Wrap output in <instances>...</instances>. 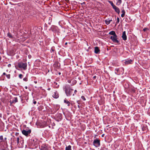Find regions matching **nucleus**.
Listing matches in <instances>:
<instances>
[{"label":"nucleus","instance_id":"2eb2a0df","mask_svg":"<svg viewBox=\"0 0 150 150\" xmlns=\"http://www.w3.org/2000/svg\"><path fill=\"white\" fill-rule=\"evenodd\" d=\"M65 150H71V146L70 145H69L66 147Z\"/></svg>","mask_w":150,"mask_h":150},{"label":"nucleus","instance_id":"ddd939ff","mask_svg":"<svg viewBox=\"0 0 150 150\" xmlns=\"http://www.w3.org/2000/svg\"><path fill=\"white\" fill-rule=\"evenodd\" d=\"M64 102L65 103H66V104H67V105L68 106H70V103L69 101L67 100L66 99H65L64 100Z\"/></svg>","mask_w":150,"mask_h":150},{"label":"nucleus","instance_id":"9d476101","mask_svg":"<svg viewBox=\"0 0 150 150\" xmlns=\"http://www.w3.org/2000/svg\"><path fill=\"white\" fill-rule=\"evenodd\" d=\"M112 19H110L109 18H108L105 21V23L107 25H108L110 23V22L112 21Z\"/></svg>","mask_w":150,"mask_h":150},{"label":"nucleus","instance_id":"a211bd4d","mask_svg":"<svg viewBox=\"0 0 150 150\" xmlns=\"http://www.w3.org/2000/svg\"><path fill=\"white\" fill-rule=\"evenodd\" d=\"M20 139H19V138L18 137H17V144L18 145H20Z\"/></svg>","mask_w":150,"mask_h":150},{"label":"nucleus","instance_id":"49530a36","mask_svg":"<svg viewBox=\"0 0 150 150\" xmlns=\"http://www.w3.org/2000/svg\"><path fill=\"white\" fill-rule=\"evenodd\" d=\"M103 136H104V134H103V135H102V137H103Z\"/></svg>","mask_w":150,"mask_h":150},{"label":"nucleus","instance_id":"c756f323","mask_svg":"<svg viewBox=\"0 0 150 150\" xmlns=\"http://www.w3.org/2000/svg\"><path fill=\"white\" fill-rule=\"evenodd\" d=\"M122 13H124V14L125 13V11L124 9H123L122 10Z\"/></svg>","mask_w":150,"mask_h":150},{"label":"nucleus","instance_id":"58836bf2","mask_svg":"<svg viewBox=\"0 0 150 150\" xmlns=\"http://www.w3.org/2000/svg\"><path fill=\"white\" fill-rule=\"evenodd\" d=\"M76 92H77V91L76 90H75L74 91V93L75 94Z\"/></svg>","mask_w":150,"mask_h":150},{"label":"nucleus","instance_id":"bb28decb","mask_svg":"<svg viewBox=\"0 0 150 150\" xmlns=\"http://www.w3.org/2000/svg\"><path fill=\"white\" fill-rule=\"evenodd\" d=\"M81 98L83 100H86V98H85V97L84 96H81Z\"/></svg>","mask_w":150,"mask_h":150},{"label":"nucleus","instance_id":"f03ea898","mask_svg":"<svg viewBox=\"0 0 150 150\" xmlns=\"http://www.w3.org/2000/svg\"><path fill=\"white\" fill-rule=\"evenodd\" d=\"M18 65L19 68L23 69L24 70H25L27 69V64L26 63L20 62L18 63Z\"/></svg>","mask_w":150,"mask_h":150},{"label":"nucleus","instance_id":"864d4df0","mask_svg":"<svg viewBox=\"0 0 150 150\" xmlns=\"http://www.w3.org/2000/svg\"><path fill=\"white\" fill-rule=\"evenodd\" d=\"M74 94H73V96H74Z\"/></svg>","mask_w":150,"mask_h":150},{"label":"nucleus","instance_id":"ea45409f","mask_svg":"<svg viewBox=\"0 0 150 150\" xmlns=\"http://www.w3.org/2000/svg\"><path fill=\"white\" fill-rule=\"evenodd\" d=\"M85 4V2H83L81 4Z\"/></svg>","mask_w":150,"mask_h":150},{"label":"nucleus","instance_id":"39448f33","mask_svg":"<svg viewBox=\"0 0 150 150\" xmlns=\"http://www.w3.org/2000/svg\"><path fill=\"white\" fill-rule=\"evenodd\" d=\"M31 130L30 129L28 130H23L22 131V134L26 136H28L31 133Z\"/></svg>","mask_w":150,"mask_h":150},{"label":"nucleus","instance_id":"7c9ffc66","mask_svg":"<svg viewBox=\"0 0 150 150\" xmlns=\"http://www.w3.org/2000/svg\"><path fill=\"white\" fill-rule=\"evenodd\" d=\"M125 14H124V13H122L121 15V16L122 17H123L124 16H125Z\"/></svg>","mask_w":150,"mask_h":150},{"label":"nucleus","instance_id":"0eeeda50","mask_svg":"<svg viewBox=\"0 0 150 150\" xmlns=\"http://www.w3.org/2000/svg\"><path fill=\"white\" fill-rule=\"evenodd\" d=\"M122 39L124 40H126L127 39V35L126 34V32L124 31L123 32L122 35Z\"/></svg>","mask_w":150,"mask_h":150},{"label":"nucleus","instance_id":"c85d7f7f","mask_svg":"<svg viewBox=\"0 0 150 150\" xmlns=\"http://www.w3.org/2000/svg\"><path fill=\"white\" fill-rule=\"evenodd\" d=\"M112 7L114 9H115V8H116L117 7L114 5L113 6H112Z\"/></svg>","mask_w":150,"mask_h":150},{"label":"nucleus","instance_id":"c03bdc74","mask_svg":"<svg viewBox=\"0 0 150 150\" xmlns=\"http://www.w3.org/2000/svg\"><path fill=\"white\" fill-rule=\"evenodd\" d=\"M18 134V133H16V135H17V134Z\"/></svg>","mask_w":150,"mask_h":150},{"label":"nucleus","instance_id":"2f4dec72","mask_svg":"<svg viewBox=\"0 0 150 150\" xmlns=\"http://www.w3.org/2000/svg\"><path fill=\"white\" fill-rule=\"evenodd\" d=\"M23 80L25 81H27V79L26 78H24L23 79Z\"/></svg>","mask_w":150,"mask_h":150},{"label":"nucleus","instance_id":"72a5a7b5","mask_svg":"<svg viewBox=\"0 0 150 150\" xmlns=\"http://www.w3.org/2000/svg\"><path fill=\"white\" fill-rule=\"evenodd\" d=\"M2 150H8V148H6L5 149H2Z\"/></svg>","mask_w":150,"mask_h":150},{"label":"nucleus","instance_id":"473e14b6","mask_svg":"<svg viewBox=\"0 0 150 150\" xmlns=\"http://www.w3.org/2000/svg\"><path fill=\"white\" fill-rule=\"evenodd\" d=\"M51 51L53 52L54 51V50L52 48L51 50Z\"/></svg>","mask_w":150,"mask_h":150},{"label":"nucleus","instance_id":"a18cd8bd","mask_svg":"<svg viewBox=\"0 0 150 150\" xmlns=\"http://www.w3.org/2000/svg\"><path fill=\"white\" fill-rule=\"evenodd\" d=\"M77 102L79 104V102L78 101H77Z\"/></svg>","mask_w":150,"mask_h":150},{"label":"nucleus","instance_id":"aec40b11","mask_svg":"<svg viewBox=\"0 0 150 150\" xmlns=\"http://www.w3.org/2000/svg\"><path fill=\"white\" fill-rule=\"evenodd\" d=\"M19 143H20V144H22L23 143V141L21 138V139H20V141Z\"/></svg>","mask_w":150,"mask_h":150},{"label":"nucleus","instance_id":"4468645a","mask_svg":"<svg viewBox=\"0 0 150 150\" xmlns=\"http://www.w3.org/2000/svg\"><path fill=\"white\" fill-rule=\"evenodd\" d=\"M109 34L113 35V36H114L116 35L115 32L113 31H112L110 32Z\"/></svg>","mask_w":150,"mask_h":150},{"label":"nucleus","instance_id":"e433bc0d","mask_svg":"<svg viewBox=\"0 0 150 150\" xmlns=\"http://www.w3.org/2000/svg\"><path fill=\"white\" fill-rule=\"evenodd\" d=\"M2 114H1L0 113V117H2Z\"/></svg>","mask_w":150,"mask_h":150},{"label":"nucleus","instance_id":"f3484780","mask_svg":"<svg viewBox=\"0 0 150 150\" xmlns=\"http://www.w3.org/2000/svg\"><path fill=\"white\" fill-rule=\"evenodd\" d=\"M115 11L118 13L119 14L120 12L119 9L117 7L114 9Z\"/></svg>","mask_w":150,"mask_h":150},{"label":"nucleus","instance_id":"4be33fe9","mask_svg":"<svg viewBox=\"0 0 150 150\" xmlns=\"http://www.w3.org/2000/svg\"><path fill=\"white\" fill-rule=\"evenodd\" d=\"M119 21H120V19L119 18H117V22H116V25L117 24H118L119 22Z\"/></svg>","mask_w":150,"mask_h":150},{"label":"nucleus","instance_id":"6e6552de","mask_svg":"<svg viewBox=\"0 0 150 150\" xmlns=\"http://www.w3.org/2000/svg\"><path fill=\"white\" fill-rule=\"evenodd\" d=\"M47 146L45 145H42L41 146V150H48Z\"/></svg>","mask_w":150,"mask_h":150},{"label":"nucleus","instance_id":"412c9836","mask_svg":"<svg viewBox=\"0 0 150 150\" xmlns=\"http://www.w3.org/2000/svg\"><path fill=\"white\" fill-rule=\"evenodd\" d=\"M7 36L10 38H12V36L11 35V34L9 33H8Z\"/></svg>","mask_w":150,"mask_h":150},{"label":"nucleus","instance_id":"de8ad7c7","mask_svg":"<svg viewBox=\"0 0 150 150\" xmlns=\"http://www.w3.org/2000/svg\"><path fill=\"white\" fill-rule=\"evenodd\" d=\"M67 42H66V43H65V45H67Z\"/></svg>","mask_w":150,"mask_h":150},{"label":"nucleus","instance_id":"9b49d317","mask_svg":"<svg viewBox=\"0 0 150 150\" xmlns=\"http://www.w3.org/2000/svg\"><path fill=\"white\" fill-rule=\"evenodd\" d=\"M132 61V60L131 59L127 60L125 61V63L126 64H131Z\"/></svg>","mask_w":150,"mask_h":150},{"label":"nucleus","instance_id":"a19ab883","mask_svg":"<svg viewBox=\"0 0 150 150\" xmlns=\"http://www.w3.org/2000/svg\"><path fill=\"white\" fill-rule=\"evenodd\" d=\"M6 74L5 73V72H4L3 73V75H5Z\"/></svg>","mask_w":150,"mask_h":150},{"label":"nucleus","instance_id":"79ce46f5","mask_svg":"<svg viewBox=\"0 0 150 150\" xmlns=\"http://www.w3.org/2000/svg\"><path fill=\"white\" fill-rule=\"evenodd\" d=\"M6 139H7V138L6 137H5L4 138V140H6Z\"/></svg>","mask_w":150,"mask_h":150},{"label":"nucleus","instance_id":"c9c22d12","mask_svg":"<svg viewBox=\"0 0 150 150\" xmlns=\"http://www.w3.org/2000/svg\"><path fill=\"white\" fill-rule=\"evenodd\" d=\"M11 66V65L10 64H9L8 65V67H10Z\"/></svg>","mask_w":150,"mask_h":150},{"label":"nucleus","instance_id":"3c124183","mask_svg":"<svg viewBox=\"0 0 150 150\" xmlns=\"http://www.w3.org/2000/svg\"><path fill=\"white\" fill-rule=\"evenodd\" d=\"M28 57H29V58L30 57V56H28Z\"/></svg>","mask_w":150,"mask_h":150},{"label":"nucleus","instance_id":"cd10ccee","mask_svg":"<svg viewBox=\"0 0 150 150\" xmlns=\"http://www.w3.org/2000/svg\"><path fill=\"white\" fill-rule=\"evenodd\" d=\"M23 75L22 74H20L19 75V77L20 79H22V78Z\"/></svg>","mask_w":150,"mask_h":150},{"label":"nucleus","instance_id":"603ef678","mask_svg":"<svg viewBox=\"0 0 150 150\" xmlns=\"http://www.w3.org/2000/svg\"><path fill=\"white\" fill-rule=\"evenodd\" d=\"M28 57H29V58L30 57V56H28Z\"/></svg>","mask_w":150,"mask_h":150},{"label":"nucleus","instance_id":"37998d69","mask_svg":"<svg viewBox=\"0 0 150 150\" xmlns=\"http://www.w3.org/2000/svg\"><path fill=\"white\" fill-rule=\"evenodd\" d=\"M25 88L26 89H27V86H25Z\"/></svg>","mask_w":150,"mask_h":150},{"label":"nucleus","instance_id":"f257e3e1","mask_svg":"<svg viewBox=\"0 0 150 150\" xmlns=\"http://www.w3.org/2000/svg\"><path fill=\"white\" fill-rule=\"evenodd\" d=\"M64 90L67 96L71 95L73 89H71L69 86L66 85L64 87Z\"/></svg>","mask_w":150,"mask_h":150},{"label":"nucleus","instance_id":"393cba45","mask_svg":"<svg viewBox=\"0 0 150 150\" xmlns=\"http://www.w3.org/2000/svg\"><path fill=\"white\" fill-rule=\"evenodd\" d=\"M0 139L1 140V142L4 141L3 140V137L2 136H0Z\"/></svg>","mask_w":150,"mask_h":150},{"label":"nucleus","instance_id":"423d86ee","mask_svg":"<svg viewBox=\"0 0 150 150\" xmlns=\"http://www.w3.org/2000/svg\"><path fill=\"white\" fill-rule=\"evenodd\" d=\"M52 97L56 99L58 98L59 96L58 92L57 91H55L53 94Z\"/></svg>","mask_w":150,"mask_h":150},{"label":"nucleus","instance_id":"b1692460","mask_svg":"<svg viewBox=\"0 0 150 150\" xmlns=\"http://www.w3.org/2000/svg\"><path fill=\"white\" fill-rule=\"evenodd\" d=\"M108 2L112 6L114 5V4H113L112 1H108Z\"/></svg>","mask_w":150,"mask_h":150},{"label":"nucleus","instance_id":"6ab92c4d","mask_svg":"<svg viewBox=\"0 0 150 150\" xmlns=\"http://www.w3.org/2000/svg\"><path fill=\"white\" fill-rule=\"evenodd\" d=\"M122 3L121 0H118L117 3V4L118 5H120Z\"/></svg>","mask_w":150,"mask_h":150},{"label":"nucleus","instance_id":"8fccbe9b","mask_svg":"<svg viewBox=\"0 0 150 150\" xmlns=\"http://www.w3.org/2000/svg\"><path fill=\"white\" fill-rule=\"evenodd\" d=\"M78 107L79 108V105H78Z\"/></svg>","mask_w":150,"mask_h":150},{"label":"nucleus","instance_id":"09e8293b","mask_svg":"<svg viewBox=\"0 0 150 150\" xmlns=\"http://www.w3.org/2000/svg\"><path fill=\"white\" fill-rule=\"evenodd\" d=\"M96 77V76H94L93 77H94V78H95Z\"/></svg>","mask_w":150,"mask_h":150},{"label":"nucleus","instance_id":"f704fd0d","mask_svg":"<svg viewBox=\"0 0 150 150\" xmlns=\"http://www.w3.org/2000/svg\"><path fill=\"white\" fill-rule=\"evenodd\" d=\"M33 103L34 104H35L36 103V102L35 101H33Z\"/></svg>","mask_w":150,"mask_h":150},{"label":"nucleus","instance_id":"dca6fc26","mask_svg":"<svg viewBox=\"0 0 150 150\" xmlns=\"http://www.w3.org/2000/svg\"><path fill=\"white\" fill-rule=\"evenodd\" d=\"M54 85L55 86L56 88H58L59 87V85L58 84V83L56 82H54Z\"/></svg>","mask_w":150,"mask_h":150},{"label":"nucleus","instance_id":"7ed1b4c3","mask_svg":"<svg viewBox=\"0 0 150 150\" xmlns=\"http://www.w3.org/2000/svg\"><path fill=\"white\" fill-rule=\"evenodd\" d=\"M110 39H111L113 42L118 43L119 41L117 40V36L116 35L114 36H111L110 37Z\"/></svg>","mask_w":150,"mask_h":150},{"label":"nucleus","instance_id":"a878e982","mask_svg":"<svg viewBox=\"0 0 150 150\" xmlns=\"http://www.w3.org/2000/svg\"><path fill=\"white\" fill-rule=\"evenodd\" d=\"M6 76L7 78L8 79H10V74H9L6 75Z\"/></svg>","mask_w":150,"mask_h":150},{"label":"nucleus","instance_id":"20e7f679","mask_svg":"<svg viewBox=\"0 0 150 150\" xmlns=\"http://www.w3.org/2000/svg\"><path fill=\"white\" fill-rule=\"evenodd\" d=\"M93 145L96 147H98L100 145V141L98 139H95L93 143Z\"/></svg>","mask_w":150,"mask_h":150},{"label":"nucleus","instance_id":"5701e85b","mask_svg":"<svg viewBox=\"0 0 150 150\" xmlns=\"http://www.w3.org/2000/svg\"><path fill=\"white\" fill-rule=\"evenodd\" d=\"M119 69H115V73L116 74H118V71H119Z\"/></svg>","mask_w":150,"mask_h":150},{"label":"nucleus","instance_id":"f8f14e48","mask_svg":"<svg viewBox=\"0 0 150 150\" xmlns=\"http://www.w3.org/2000/svg\"><path fill=\"white\" fill-rule=\"evenodd\" d=\"M11 103H16L18 102V99L17 97H15L12 101H10Z\"/></svg>","mask_w":150,"mask_h":150},{"label":"nucleus","instance_id":"4c0bfd02","mask_svg":"<svg viewBox=\"0 0 150 150\" xmlns=\"http://www.w3.org/2000/svg\"><path fill=\"white\" fill-rule=\"evenodd\" d=\"M146 28H144L143 29V30L145 31H146Z\"/></svg>","mask_w":150,"mask_h":150},{"label":"nucleus","instance_id":"1a4fd4ad","mask_svg":"<svg viewBox=\"0 0 150 150\" xmlns=\"http://www.w3.org/2000/svg\"><path fill=\"white\" fill-rule=\"evenodd\" d=\"M94 52L96 54H99L100 53V50L98 47H95Z\"/></svg>","mask_w":150,"mask_h":150}]
</instances>
